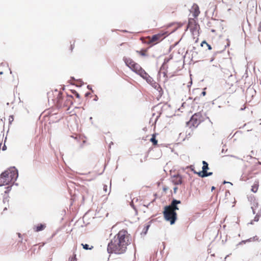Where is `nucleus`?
<instances>
[{"label": "nucleus", "mask_w": 261, "mask_h": 261, "mask_svg": "<svg viewBox=\"0 0 261 261\" xmlns=\"http://www.w3.org/2000/svg\"><path fill=\"white\" fill-rule=\"evenodd\" d=\"M132 237L126 229H121L115 235L109 243L107 250L109 253L121 254L124 253L127 246L131 244Z\"/></svg>", "instance_id": "nucleus-1"}, {"label": "nucleus", "mask_w": 261, "mask_h": 261, "mask_svg": "<svg viewBox=\"0 0 261 261\" xmlns=\"http://www.w3.org/2000/svg\"><path fill=\"white\" fill-rule=\"evenodd\" d=\"M180 203V200L174 199L169 205L165 207L163 212L164 218L166 220L169 221L171 225L173 224L177 219L176 211L179 210L177 204Z\"/></svg>", "instance_id": "nucleus-2"}, {"label": "nucleus", "mask_w": 261, "mask_h": 261, "mask_svg": "<svg viewBox=\"0 0 261 261\" xmlns=\"http://www.w3.org/2000/svg\"><path fill=\"white\" fill-rule=\"evenodd\" d=\"M18 176V173L15 168L9 169L0 175V186L8 185L14 182Z\"/></svg>", "instance_id": "nucleus-3"}, {"label": "nucleus", "mask_w": 261, "mask_h": 261, "mask_svg": "<svg viewBox=\"0 0 261 261\" xmlns=\"http://www.w3.org/2000/svg\"><path fill=\"white\" fill-rule=\"evenodd\" d=\"M123 61L127 67H128L132 71L140 75L144 79L147 80L148 78L150 77L149 75L140 66V65L136 63L132 59L124 57Z\"/></svg>", "instance_id": "nucleus-4"}, {"label": "nucleus", "mask_w": 261, "mask_h": 261, "mask_svg": "<svg viewBox=\"0 0 261 261\" xmlns=\"http://www.w3.org/2000/svg\"><path fill=\"white\" fill-rule=\"evenodd\" d=\"M73 97L71 95L63 96L62 93H59L57 97L56 106L59 109L68 111L73 103Z\"/></svg>", "instance_id": "nucleus-5"}, {"label": "nucleus", "mask_w": 261, "mask_h": 261, "mask_svg": "<svg viewBox=\"0 0 261 261\" xmlns=\"http://www.w3.org/2000/svg\"><path fill=\"white\" fill-rule=\"evenodd\" d=\"M169 34V33L167 31H162L158 34L153 35L152 36H148L146 37L145 43L149 45L150 46H152L161 42Z\"/></svg>", "instance_id": "nucleus-6"}, {"label": "nucleus", "mask_w": 261, "mask_h": 261, "mask_svg": "<svg viewBox=\"0 0 261 261\" xmlns=\"http://www.w3.org/2000/svg\"><path fill=\"white\" fill-rule=\"evenodd\" d=\"M202 121V115L200 113L194 114L188 122L189 125L197 127Z\"/></svg>", "instance_id": "nucleus-7"}, {"label": "nucleus", "mask_w": 261, "mask_h": 261, "mask_svg": "<svg viewBox=\"0 0 261 261\" xmlns=\"http://www.w3.org/2000/svg\"><path fill=\"white\" fill-rule=\"evenodd\" d=\"M202 164H203L202 171L199 172H197L194 171V173L198 174V175L199 176H201L202 177H206V176H210V175H212V174H213L212 172H207L206 171L208 169V164L204 161H203L202 162Z\"/></svg>", "instance_id": "nucleus-8"}, {"label": "nucleus", "mask_w": 261, "mask_h": 261, "mask_svg": "<svg viewBox=\"0 0 261 261\" xmlns=\"http://www.w3.org/2000/svg\"><path fill=\"white\" fill-rule=\"evenodd\" d=\"M191 12L195 18H197L200 13L198 6L194 4L192 7Z\"/></svg>", "instance_id": "nucleus-9"}, {"label": "nucleus", "mask_w": 261, "mask_h": 261, "mask_svg": "<svg viewBox=\"0 0 261 261\" xmlns=\"http://www.w3.org/2000/svg\"><path fill=\"white\" fill-rule=\"evenodd\" d=\"M188 28L191 31H193L196 29V22L193 18H190L188 24Z\"/></svg>", "instance_id": "nucleus-10"}, {"label": "nucleus", "mask_w": 261, "mask_h": 261, "mask_svg": "<svg viewBox=\"0 0 261 261\" xmlns=\"http://www.w3.org/2000/svg\"><path fill=\"white\" fill-rule=\"evenodd\" d=\"M172 182L174 185H180L182 184V177L181 176L177 175L172 177Z\"/></svg>", "instance_id": "nucleus-11"}, {"label": "nucleus", "mask_w": 261, "mask_h": 261, "mask_svg": "<svg viewBox=\"0 0 261 261\" xmlns=\"http://www.w3.org/2000/svg\"><path fill=\"white\" fill-rule=\"evenodd\" d=\"M150 141L152 143L154 146H158V140L156 139V134H153L151 136Z\"/></svg>", "instance_id": "nucleus-12"}, {"label": "nucleus", "mask_w": 261, "mask_h": 261, "mask_svg": "<svg viewBox=\"0 0 261 261\" xmlns=\"http://www.w3.org/2000/svg\"><path fill=\"white\" fill-rule=\"evenodd\" d=\"M46 227L45 224H39L34 227V231L38 232L43 230Z\"/></svg>", "instance_id": "nucleus-13"}, {"label": "nucleus", "mask_w": 261, "mask_h": 261, "mask_svg": "<svg viewBox=\"0 0 261 261\" xmlns=\"http://www.w3.org/2000/svg\"><path fill=\"white\" fill-rule=\"evenodd\" d=\"M259 187V182L256 181L254 182L253 185L251 187V191L253 193L257 192Z\"/></svg>", "instance_id": "nucleus-14"}, {"label": "nucleus", "mask_w": 261, "mask_h": 261, "mask_svg": "<svg viewBox=\"0 0 261 261\" xmlns=\"http://www.w3.org/2000/svg\"><path fill=\"white\" fill-rule=\"evenodd\" d=\"M82 246H83V248L85 250H91L93 248V246H91V247H89V245L88 244H82Z\"/></svg>", "instance_id": "nucleus-15"}, {"label": "nucleus", "mask_w": 261, "mask_h": 261, "mask_svg": "<svg viewBox=\"0 0 261 261\" xmlns=\"http://www.w3.org/2000/svg\"><path fill=\"white\" fill-rule=\"evenodd\" d=\"M137 52L142 56H147V54H146L147 50H146V49H142L140 51H137Z\"/></svg>", "instance_id": "nucleus-16"}, {"label": "nucleus", "mask_w": 261, "mask_h": 261, "mask_svg": "<svg viewBox=\"0 0 261 261\" xmlns=\"http://www.w3.org/2000/svg\"><path fill=\"white\" fill-rule=\"evenodd\" d=\"M257 238H256V237H253V238H250L248 240H245V241H243L242 242V243H246L247 242H251L252 241H256L257 240Z\"/></svg>", "instance_id": "nucleus-17"}, {"label": "nucleus", "mask_w": 261, "mask_h": 261, "mask_svg": "<svg viewBox=\"0 0 261 261\" xmlns=\"http://www.w3.org/2000/svg\"><path fill=\"white\" fill-rule=\"evenodd\" d=\"M204 44H206V46H207L208 49L209 50H211V49H212V47H211V46L210 44H208V43H207L205 41H203L201 42V45L202 46H203Z\"/></svg>", "instance_id": "nucleus-18"}, {"label": "nucleus", "mask_w": 261, "mask_h": 261, "mask_svg": "<svg viewBox=\"0 0 261 261\" xmlns=\"http://www.w3.org/2000/svg\"><path fill=\"white\" fill-rule=\"evenodd\" d=\"M169 189H170L169 187H168L166 186H164L163 187V191L164 193H167V192L169 190Z\"/></svg>", "instance_id": "nucleus-19"}, {"label": "nucleus", "mask_w": 261, "mask_h": 261, "mask_svg": "<svg viewBox=\"0 0 261 261\" xmlns=\"http://www.w3.org/2000/svg\"><path fill=\"white\" fill-rule=\"evenodd\" d=\"M77 260L76 254H73V255L69 258V261H76Z\"/></svg>", "instance_id": "nucleus-20"}, {"label": "nucleus", "mask_w": 261, "mask_h": 261, "mask_svg": "<svg viewBox=\"0 0 261 261\" xmlns=\"http://www.w3.org/2000/svg\"><path fill=\"white\" fill-rule=\"evenodd\" d=\"M72 93H73L74 94V95L77 98H80V94L77 92H76L75 91H72Z\"/></svg>", "instance_id": "nucleus-21"}, {"label": "nucleus", "mask_w": 261, "mask_h": 261, "mask_svg": "<svg viewBox=\"0 0 261 261\" xmlns=\"http://www.w3.org/2000/svg\"><path fill=\"white\" fill-rule=\"evenodd\" d=\"M258 31L259 32H261V22L259 23L258 27Z\"/></svg>", "instance_id": "nucleus-22"}, {"label": "nucleus", "mask_w": 261, "mask_h": 261, "mask_svg": "<svg viewBox=\"0 0 261 261\" xmlns=\"http://www.w3.org/2000/svg\"><path fill=\"white\" fill-rule=\"evenodd\" d=\"M74 43H73V44H71V45H70V51H72L73 49L74 48Z\"/></svg>", "instance_id": "nucleus-23"}, {"label": "nucleus", "mask_w": 261, "mask_h": 261, "mask_svg": "<svg viewBox=\"0 0 261 261\" xmlns=\"http://www.w3.org/2000/svg\"><path fill=\"white\" fill-rule=\"evenodd\" d=\"M9 122H10V123H11L12 121H13V120H14V118H13V116H10V118H9Z\"/></svg>", "instance_id": "nucleus-24"}, {"label": "nucleus", "mask_w": 261, "mask_h": 261, "mask_svg": "<svg viewBox=\"0 0 261 261\" xmlns=\"http://www.w3.org/2000/svg\"><path fill=\"white\" fill-rule=\"evenodd\" d=\"M177 187H175L174 188H173V190H174V193H176L177 192Z\"/></svg>", "instance_id": "nucleus-25"}, {"label": "nucleus", "mask_w": 261, "mask_h": 261, "mask_svg": "<svg viewBox=\"0 0 261 261\" xmlns=\"http://www.w3.org/2000/svg\"><path fill=\"white\" fill-rule=\"evenodd\" d=\"M130 205L133 207L134 209H136V208L135 207V206L133 204V201H132V202H131Z\"/></svg>", "instance_id": "nucleus-26"}, {"label": "nucleus", "mask_w": 261, "mask_h": 261, "mask_svg": "<svg viewBox=\"0 0 261 261\" xmlns=\"http://www.w3.org/2000/svg\"><path fill=\"white\" fill-rule=\"evenodd\" d=\"M6 149H7V147H6V146L5 145V144H4V146H3V147L2 149H3V150H5Z\"/></svg>", "instance_id": "nucleus-27"}, {"label": "nucleus", "mask_w": 261, "mask_h": 261, "mask_svg": "<svg viewBox=\"0 0 261 261\" xmlns=\"http://www.w3.org/2000/svg\"><path fill=\"white\" fill-rule=\"evenodd\" d=\"M107 186H104V187H103L104 190L107 191Z\"/></svg>", "instance_id": "nucleus-28"}, {"label": "nucleus", "mask_w": 261, "mask_h": 261, "mask_svg": "<svg viewBox=\"0 0 261 261\" xmlns=\"http://www.w3.org/2000/svg\"><path fill=\"white\" fill-rule=\"evenodd\" d=\"M215 189V187L213 186L212 187V191L214 190Z\"/></svg>", "instance_id": "nucleus-29"}, {"label": "nucleus", "mask_w": 261, "mask_h": 261, "mask_svg": "<svg viewBox=\"0 0 261 261\" xmlns=\"http://www.w3.org/2000/svg\"><path fill=\"white\" fill-rule=\"evenodd\" d=\"M202 94H203V95H205V92H202Z\"/></svg>", "instance_id": "nucleus-30"}, {"label": "nucleus", "mask_w": 261, "mask_h": 261, "mask_svg": "<svg viewBox=\"0 0 261 261\" xmlns=\"http://www.w3.org/2000/svg\"><path fill=\"white\" fill-rule=\"evenodd\" d=\"M7 210V207H5L4 210Z\"/></svg>", "instance_id": "nucleus-31"}]
</instances>
